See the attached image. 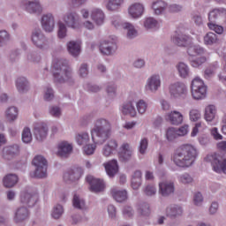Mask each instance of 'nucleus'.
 Segmentation results:
<instances>
[{"label":"nucleus","instance_id":"f257e3e1","mask_svg":"<svg viewBox=\"0 0 226 226\" xmlns=\"http://www.w3.org/2000/svg\"><path fill=\"white\" fill-rule=\"evenodd\" d=\"M171 41L178 47H188L187 54L189 56L190 64L193 68H199V66L204 64V63L207 61L206 56L199 57V56L204 54V49L200 48V46L192 45V37L176 32L171 38Z\"/></svg>","mask_w":226,"mask_h":226},{"label":"nucleus","instance_id":"f03ea898","mask_svg":"<svg viewBox=\"0 0 226 226\" xmlns=\"http://www.w3.org/2000/svg\"><path fill=\"white\" fill-rule=\"evenodd\" d=\"M196 158L197 148L190 144H185L178 147L174 151L171 160L177 167L186 169L193 165Z\"/></svg>","mask_w":226,"mask_h":226},{"label":"nucleus","instance_id":"7ed1b4c3","mask_svg":"<svg viewBox=\"0 0 226 226\" xmlns=\"http://www.w3.org/2000/svg\"><path fill=\"white\" fill-rule=\"evenodd\" d=\"M20 200L22 206L26 207L18 208L14 217L16 223H20V222L27 220L29 217V210H27V207H33V206L38 202V193L24 192L21 193Z\"/></svg>","mask_w":226,"mask_h":226},{"label":"nucleus","instance_id":"20e7f679","mask_svg":"<svg viewBox=\"0 0 226 226\" xmlns=\"http://www.w3.org/2000/svg\"><path fill=\"white\" fill-rule=\"evenodd\" d=\"M110 122L101 118L96 120L91 131L92 140L94 144H103L110 137Z\"/></svg>","mask_w":226,"mask_h":226},{"label":"nucleus","instance_id":"39448f33","mask_svg":"<svg viewBox=\"0 0 226 226\" xmlns=\"http://www.w3.org/2000/svg\"><path fill=\"white\" fill-rule=\"evenodd\" d=\"M53 77L55 82H66L72 78V70L66 60H54L53 62Z\"/></svg>","mask_w":226,"mask_h":226},{"label":"nucleus","instance_id":"423d86ee","mask_svg":"<svg viewBox=\"0 0 226 226\" xmlns=\"http://www.w3.org/2000/svg\"><path fill=\"white\" fill-rule=\"evenodd\" d=\"M191 93L194 100H204L207 94V87L200 78L196 77L192 79Z\"/></svg>","mask_w":226,"mask_h":226},{"label":"nucleus","instance_id":"0eeeda50","mask_svg":"<svg viewBox=\"0 0 226 226\" xmlns=\"http://www.w3.org/2000/svg\"><path fill=\"white\" fill-rule=\"evenodd\" d=\"M205 161L209 162L217 174H226V159L219 154L214 153L207 155Z\"/></svg>","mask_w":226,"mask_h":226},{"label":"nucleus","instance_id":"6e6552de","mask_svg":"<svg viewBox=\"0 0 226 226\" xmlns=\"http://www.w3.org/2000/svg\"><path fill=\"white\" fill-rule=\"evenodd\" d=\"M33 165H34L35 171L30 173L31 177L43 178L47 177V160L41 155H36L33 160Z\"/></svg>","mask_w":226,"mask_h":226},{"label":"nucleus","instance_id":"1a4fd4ad","mask_svg":"<svg viewBox=\"0 0 226 226\" xmlns=\"http://www.w3.org/2000/svg\"><path fill=\"white\" fill-rule=\"evenodd\" d=\"M111 24L116 29H127V37L132 39L137 36V30L130 23H121V18L119 16H114L111 18Z\"/></svg>","mask_w":226,"mask_h":226},{"label":"nucleus","instance_id":"9d476101","mask_svg":"<svg viewBox=\"0 0 226 226\" xmlns=\"http://www.w3.org/2000/svg\"><path fill=\"white\" fill-rule=\"evenodd\" d=\"M86 180L90 185V192L98 193L105 190V183H103V180L94 178L93 176H87Z\"/></svg>","mask_w":226,"mask_h":226},{"label":"nucleus","instance_id":"9b49d317","mask_svg":"<svg viewBox=\"0 0 226 226\" xmlns=\"http://www.w3.org/2000/svg\"><path fill=\"white\" fill-rule=\"evenodd\" d=\"M32 41L35 47H38V49H47L49 47V41L41 30H35L33 33Z\"/></svg>","mask_w":226,"mask_h":226},{"label":"nucleus","instance_id":"f8f14e48","mask_svg":"<svg viewBox=\"0 0 226 226\" xmlns=\"http://www.w3.org/2000/svg\"><path fill=\"white\" fill-rule=\"evenodd\" d=\"M64 22H65L68 27H72V29H79L80 28V17L77 12H71L66 14L64 17Z\"/></svg>","mask_w":226,"mask_h":226},{"label":"nucleus","instance_id":"ddd939ff","mask_svg":"<svg viewBox=\"0 0 226 226\" xmlns=\"http://www.w3.org/2000/svg\"><path fill=\"white\" fill-rule=\"evenodd\" d=\"M99 49H100L101 54H103V56H110L112 52H116V50H117V44H116V39H112V41H102Z\"/></svg>","mask_w":226,"mask_h":226},{"label":"nucleus","instance_id":"4468645a","mask_svg":"<svg viewBox=\"0 0 226 226\" xmlns=\"http://www.w3.org/2000/svg\"><path fill=\"white\" fill-rule=\"evenodd\" d=\"M186 86L184 83L177 82L170 87V93L173 98H179V96L186 94Z\"/></svg>","mask_w":226,"mask_h":226},{"label":"nucleus","instance_id":"2eb2a0df","mask_svg":"<svg viewBox=\"0 0 226 226\" xmlns=\"http://www.w3.org/2000/svg\"><path fill=\"white\" fill-rule=\"evenodd\" d=\"M47 132H49V129L47 128L46 124H36L34 129V133L36 140L41 142V140L47 139Z\"/></svg>","mask_w":226,"mask_h":226},{"label":"nucleus","instance_id":"dca6fc26","mask_svg":"<svg viewBox=\"0 0 226 226\" xmlns=\"http://www.w3.org/2000/svg\"><path fill=\"white\" fill-rule=\"evenodd\" d=\"M82 174H84V170L82 168H75L74 170H71L68 172L64 174V181H79L80 177H82Z\"/></svg>","mask_w":226,"mask_h":226},{"label":"nucleus","instance_id":"f3484780","mask_svg":"<svg viewBox=\"0 0 226 226\" xmlns=\"http://www.w3.org/2000/svg\"><path fill=\"white\" fill-rule=\"evenodd\" d=\"M42 29L47 33L54 31V16L52 14H46L41 19Z\"/></svg>","mask_w":226,"mask_h":226},{"label":"nucleus","instance_id":"a211bd4d","mask_svg":"<svg viewBox=\"0 0 226 226\" xmlns=\"http://www.w3.org/2000/svg\"><path fill=\"white\" fill-rule=\"evenodd\" d=\"M117 151V141L110 139L102 148V154L106 158H109L111 154H114Z\"/></svg>","mask_w":226,"mask_h":226},{"label":"nucleus","instance_id":"6ab92c4d","mask_svg":"<svg viewBox=\"0 0 226 226\" xmlns=\"http://www.w3.org/2000/svg\"><path fill=\"white\" fill-rule=\"evenodd\" d=\"M159 193H161L162 197H168V195H171V193H174V183L172 182L159 183Z\"/></svg>","mask_w":226,"mask_h":226},{"label":"nucleus","instance_id":"aec40b11","mask_svg":"<svg viewBox=\"0 0 226 226\" xmlns=\"http://www.w3.org/2000/svg\"><path fill=\"white\" fill-rule=\"evenodd\" d=\"M104 165V169L108 174V176H109V177H114L115 175L117 174V172H118L119 170V166L117 165V160H111L106 163L103 164Z\"/></svg>","mask_w":226,"mask_h":226},{"label":"nucleus","instance_id":"412c9836","mask_svg":"<svg viewBox=\"0 0 226 226\" xmlns=\"http://www.w3.org/2000/svg\"><path fill=\"white\" fill-rule=\"evenodd\" d=\"M128 11L132 19H139V17H142V13H144V5L139 3L133 4L129 7Z\"/></svg>","mask_w":226,"mask_h":226},{"label":"nucleus","instance_id":"4be33fe9","mask_svg":"<svg viewBox=\"0 0 226 226\" xmlns=\"http://www.w3.org/2000/svg\"><path fill=\"white\" fill-rule=\"evenodd\" d=\"M73 151V147L66 141H63L58 146L57 155L61 158H66Z\"/></svg>","mask_w":226,"mask_h":226},{"label":"nucleus","instance_id":"5701e85b","mask_svg":"<svg viewBox=\"0 0 226 226\" xmlns=\"http://www.w3.org/2000/svg\"><path fill=\"white\" fill-rule=\"evenodd\" d=\"M119 159L123 162H126L127 160H130L132 158V148L130 147V144L124 143L120 147V150L118 152Z\"/></svg>","mask_w":226,"mask_h":226},{"label":"nucleus","instance_id":"b1692460","mask_svg":"<svg viewBox=\"0 0 226 226\" xmlns=\"http://www.w3.org/2000/svg\"><path fill=\"white\" fill-rule=\"evenodd\" d=\"M20 149L18 147V145H13L11 147H6L3 150V157L5 160H10L11 158H13L15 154H19Z\"/></svg>","mask_w":226,"mask_h":226},{"label":"nucleus","instance_id":"393cba45","mask_svg":"<svg viewBox=\"0 0 226 226\" xmlns=\"http://www.w3.org/2000/svg\"><path fill=\"white\" fill-rule=\"evenodd\" d=\"M91 19L97 26H102L105 22V14L102 10L94 9L91 13Z\"/></svg>","mask_w":226,"mask_h":226},{"label":"nucleus","instance_id":"a878e982","mask_svg":"<svg viewBox=\"0 0 226 226\" xmlns=\"http://www.w3.org/2000/svg\"><path fill=\"white\" fill-rule=\"evenodd\" d=\"M167 121L171 124H181L183 123V115L179 111H173L165 117Z\"/></svg>","mask_w":226,"mask_h":226},{"label":"nucleus","instance_id":"bb28decb","mask_svg":"<svg viewBox=\"0 0 226 226\" xmlns=\"http://www.w3.org/2000/svg\"><path fill=\"white\" fill-rule=\"evenodd\" d=\"M162 85L159 75H154L147 80V87L150 91H158V87Z\"/></svg>","mask_w":226,"mask_h":226},{"label":"nucleus","instance_id":"cd10ccee","mask_svg":"<svg viewBox=\"0 0 226 226\" xmlns=\"http://www.w3.org/2000/svg\"><path fill=\"white\" fill-rule=\"evenodd\" d=\"M142 185V172L140 170H136L132 177L131 186L133 190H139Z\"/></svg>","mask_w":226,"mask_h":226},{"label":"nucleus","instance_id":"c85d7f7f","mask_svg":"<svg viewBox=\"0 0 226 226\" xmlns=\"http://www.w3.org/2000/svg\"><path fill=\"white\" fill-rule=\"evenodd\" d=\"M216 117V107L215 105H208L205 108L204 119L207 123H211Z\"/></svg>","mask_w":226,"mask_h":226},{"label":"nucleus","instance_id":"c756f323","mask_svg":"<svg viewBox=\"0 0 226 226\" xmlns=\"http://www.w3.org/2000/svg\"><path fill=\"white\" fill-rule=\"evenodd\" d=\"M111 195L117 202H124V200L128 199L126 191H119L116 188L111 189Z\"/></svg>","mask_w":226,"mask_h":226},{"label":"nucleus","instance_id":"7c9ffc66","mask_svg":"<svg viewBox=\"0 0 226 226\" xmlns=\"http://www.w3.org/2000/svg\"><path fill=\"white\" fill-rule=\"evenodd\" d=\"M4 186L5 188H13L16 183H19V177L15 174H9L4 177Z\"/></svg>","mask_w":226,"mask_h":226},{"label":"nucleus","instance_id":"2f4dec72","mask_svg":"<svg viewBox=\"0 0 226 226\" xmlns=\"http://www.w3.org/2000/svg\"><path fill=\"white\" fill-rule=\"evenodd\" d=\"M67 50L71 54V56L77 57V56L80 54V42H77L73 41H70L67 44Z\"/></svg>","mask_w":226,"mask_h":226},{"label":"nucleus","instance_id":"473e14b6","mask_svg":"<svg viewBox=\"0 0 226 226\" xmlns=\"http://www.w3.org/2000/svg\"><path fill=\"white\" fill-rule=\"evenodd\" d=\"M122 113L124 116H131V117H135V116H137L135 107H133V103H132L131 102L123 105Z\"/></svg>","mask_w":226,"mask_h":226},{"label":"nucleus","instance_id":"72a5a7b5","mask_svg":"<svg viewBox=\"0 0 226 226\" xmlns=\"http://www.w3.org/2000/svg\"><path fill=\"white\" fill-rule=\"evenodd\" d=\"M218 17H225L226 19V10L225 9H215L209 12L208 20L209 22H215Z\"/></svg>","mask_w":226,"mask_h":226},{"label":"nucleus","instance_id":"f704fd0d","mask_svg":"<svg viewBox=\"0 0 226 226\" xmlns=\"http://www.w3.org/2000/svg\"><path fill=\"white\" fill-rule=\"evenodd\" d=\"M26 10L28 13H41V6L38 1L28 2V4L26 6Z\"/></svg>","mask_w":226,"mask_h":226},{"label":"nucleus","instance_id":"c9c22d12","mask_svg":"<svg viewBox=\"0 0 226 226\" xmlns=\"http://www.w3.org/2000/svg\"><path fill=\"white\" fill-rule=\"evenodd\" d=\"M167 216H179V215H183V208L179 206H171L166 209Z\"/></svg>","mask_w":226,"mask_h":226},{"label":"nucleus","instance_id":"e433bc0d","mask_svg":"<svg viewBox=\"0 0 226 226\" xmlns=\"http://www.w3.org/2000/svg\"><path fill=\"white\" fill-rule=\"evenodd\" d=\"M167 8V4L165 2L159 0L153 4V10L154 11L155 15H162Z\"/></svg>","mask_w":226,"mask_h":226},{"label":"nucleus","instance_id":"4c0bfd02","mask_svg":"<svg viewBox=\"0 0 226 226\" xmlns=\"http://www.w3.org/2000/svg\"><path fill=\"white\" fill-rule=\"evenodd\" d=\"M16 87L19 93H25V91H27V79L26 78H18Z\"/></svg>","mask_w":226,"mask_h":226},{"label":"nucleus","instance_id":"58836bf2","mask_svg":"<svg viewBox=\"0 0 226 226\" xmlns=\"http://www.w3.org/2000/svg\"><path fill=\"white\" fill-rule=\"evenodd\" d=\"M218 41V36L213 32L207 33L204 37L205 45H213Z\"/></svg>","mask_w":226,"mask_h":226},{"label":"nucleus","instance_id":"ea45409f","mask_svg":"<svg viewBox=\"0 0 226 226\" xmlns=\"http://www.w3.org/2000/svg\"><path fill=\"white\" fill-rule=\"evenodd\" d=\"M123 3H124V0H109L107 8L109 11H115V10H119Z\"/></svg>","mask_w":226,"mask_h":226},{"label":"nucleus","instance_id":"a19ab883","mask_svg":"<svg viewBox=\"0 0 226 226\" xmlns=\"http://www.w3.org/2000/svg\"><path fill=\"white\" fill-rule=\"evenodd\" d=\"M177 70L182 79H186V77L190 75V69H188V65H186L185 63L178 64Z\"/></svg>","mask_w":226,"mask_h":226},{"label":"nucleus","instance_id":"79ce46f5","mask_svg":"<svg viewBox=\"0 0 226 226\" xmlns=\"http://www.w3.org/2000/svg\"><path fill=\"white\" fill-rule=\"evenodd\" d=\"M19 116V109L15 107H11L6 110V118L8 121H15Z\"/></svg>","mask_w":226,"mask_h":226},{"label":"nucleus","instance_id":"37998d69","mask_svg":"<svg viewBox=\"0 0 226 226\" xmlns=\"http://www.w3.org/2000/svg\"><path fill=\"white\" fill-rule=\"evenodd\" d=\"M138 212L141 215V216H149L151 215V209L149 208V205L147 203H141L138 206Z\"/></svg>","mask_w":226,"mask_h":226},{"label":"nucleus","instance_id":"c03bdc74","mask_svg":"<svg viewBox=\"0 0 226 226\" xmlns=\"http://www.w3.org/2000/svg\"><path fill=\"white\" fill-rule=\"evenodd\" d=\"M72 204L76 209H84L86 207V202L77 194L73 196Z\"/></svg>","mask_w":226,"mask_h":226},{"label":"nucleus","instance_id":"a18cd8bd","mask_svg":"<svg viewBox=\"0 0 226 226\" xmlns=\"http://www.w3.org/2000/svg\"><path fill=\"white\" fill-rule=\"evenodd\" d=\"M76 142L79 144V146H84V144H87V142H89V134L87 132L78 134L76 136Z\"/></svg>","mask_w":226,"mask_h":226},{"label":"nucleus","instance_id":"49530a36","mask_svg":"<svg viewBox=\"0 0 226 226\" xmlns=\"http://www.w3.org/2000/svg\"><path fill=\"white\" fill-rule=\"evenodd\" d=\"M22 140L25 144H29L33 140V135L31 134V129L26 127L22 132Z\"/></svg>","mask_w":226,"mask_h":226},{"label":"nucleus","instance_id":"de8ad7c7","mask_svg":"<svg viewBox=\"0 0 226 226\" xmlns=\"http://www.w3.org/2000/svg\"><path fill=\"white\" fill-rule=\"evenodd\" d=\"M144 26L147 29H156L158 27V21L153 18H147L145 20Z\"/></svg>","mask_w":226,"mask_h":226},{"label":"nucleus","instance_id":"09e8293b","mask_svg":"<svg viewBox=\"0 0 226 226\" xmlns=\"http://www.w3.org/2000/svg\"><path fill=\"white\" fill-rule=\"evenodd\" d=\"M189 117L191 121L197 123V121L201 117L200 111L196 109H191L189 112Z\"/></svg>","mask_w":226,"mask_h":226},{"label":"nucleus","instance_id":"8fccbe9b","mask_svg":"<svg viewBox=\"0 0 226 226\" xmlns=\"http://www.w3.org/2000/svg\"><path fill=\"white\" fill-rule=\"evenodd\" d=\"M218 68V63H215L214 64H212L210 67H208L204 73V77L205 79H211V77H213V75H215V70H216Z\"/></svg>","mask_w":226,"mask_h":226},{"label":"nucleus","instance_id":"3c124183","mask_svg":"<svg viewBox=\"0 0 226 226\" xmlns=\"http://www.w3.org/2000/svg\"><path fill=\"white\" fill-rule=\"evenodd\" d=\"M177 132L176 128L170 127L166 132L167 140H169L170 142V141L174 140V139H177Z\"/></svg>","mask_w":226,"mask_h":226},{"label":"nucleus","instance_id":"603ef678","mask_svg":"<svg viewBox=\"0 0 226 226\" xmlns=\"http://www.w3.org/2000/svg\"><path fill=\"white\" fill-rule=\"evenodd\" d=\"M207 27L211 30V31H215V33H216L217 34H223V26L216 25L213 22H209L207 23Z\"/></svg>","mask_w":226,"mask_h":226},{"label":"nucleus","instance_id":"864d4df0","mask_svg":"<svg viewBox=\"0 0 226 226\" xmlns=\"http://www.w3.org/2000/svg\"><path fill=\"white\" fill-rule=\"evenodd\" d=\"M63 213H64L63 206L56 205L53 208L52 216L55 218V220H57V219L61 218V216L63 215Z\"/></svg>","mask_w":226,"mask_h":226},{"label":"nucleus","instance_id":"5fc2aeb1","mask_svg":"<svg viewBox=\"0 0 226 226\" xmlns=\"http://www.w3.org/2000/svg\"><path fill=\"white\" fill-rule=\"evenodd\" d=\"M136 107H137V110H138L139 114H145L146 110H147V103H146V102H144V100H139L136 103Z\"/></svg>","mask_w":226,"mask_h":226},{"label":"nucleus","instance_id":"6e6d98bb","mask_svg":"<svg viewBox=\"0 0 226 226\" xmlns=\"http://www.w3.org/2000/svg\"><path fill=\"white\" fill-rule=\"evenodd\" d=\"M147 139L144 138L139 142V151L140 154H145L148 146Z\"/></svg>","mask_w":226,"mask_h":226},{"label":"nucleus","instance_id":"4d7b16f0","mask_svg":"<svg viewBox=\"0 0 226 226\" xmlns=\"http://www.w3.org/2000/svg\"><path fill=\"white\" fill-rule=\"evenodd\" d=\"M144 193L147 194L148 197L153 195H156V187L153 185H148L144 189Z\"/></svg>","mask_w":226,"mask_h":226},{"label":"nucleus","instance_id":"13d9d810","mask_svg":"<svg viewBox=\"0 0 226 226\" xmlns=\"http://www.w3.org/2000/svg\"><path fill=\"white\" fill-rule=\"evenodd\" d=\"M206 128V124H204L202 122L196 123L195 126L192 129V132H191V135L192 137H196L197 133H199L200 130H204Z\"/></svg>","mask_w":226,"mask_h":226},{"label":"nucleus","instance_id":"bf43d9fd","mask_svg":"<svg viewBox=\"0 0 226 226\" xmlns=\"http://www.w3.org/2000/svg\"><path fill=\"white\" fill-rule=\"evenodd\" d=\"M66 36V26L63 22H58V38Z\"/></svg>","mask_w":226,"mask_h":226},{"label":"nucleus","instance_id":"052dcab7","mask_svg":"<svg viewBox=\"0 0 226 226\" xmlns=\"http://www.w3.org/2000/svg\"><path fill=\"white\" fill-rule=\"evenodd\" d=\"M179 181L184 185H188L189 183H192V181H193V178L188 173H185L184 175H181L179 177Z\"/></svg>","mask_w":226,"mask_h":226},{"label":"nucleus","instance_id":"680f3d73","mask_svg":"<svg viewBox=\"0 0 226 226\" xmlns=\"http://www.w3.org/2000/svg\"><path fill=\"white\" fill-rule=\"evenodd\" d=\"M96 150V145H87L83 147V151L85 154H94V151Z\"/></svg>","mask_w":226,"mask_h":226},{"label":"nucleus","instance_id":"e2e57ef3","mask_svg":"<svg viewBox=\"0 0 226 226\" xmlns=\"http://www.w3.org/2000/svg\"><path fill=\"white\" fill-rule=\"evenodd\" d=\"M211 135L214 137L215 140H222L223 136L218 132V128L214 127L210 131Z\"/></svg>","mask_w":226,"mask_h":226},{"label":"nucleus","instance_id":"0e129e2a","mask_svg":"<svg viewBox=\"0 0 226 226\" xmlns=\"http://www.w3.org/2000/svg\"><path fill=\"white\" fill-rule=\"evenodd\" d=\"M54 98V90L52 88L48 87L44 94V100L46 102H50Z\"/></svg>","mask_w":226,"mask_h":226},{"label":"nucleus","instance_id":"69168bd1","mask_svg":"<svg viewBox=\"0 0 226 226\" xmlns=\"http://www.w3.org/2000/svg\"><path fill=\"white\" fill-rule=\"evenodd\" d=\"M7 40H10V35L8 34V32L0 31V47H3V44L4 43V41H7Z\"/></svg>","mask_w":226,"mask_h":226},{"label":"nucleus","instance_id":"338daca9","mask_svg":"<svg viewBox=\"0 0 226 226\" xmlns=\"http://www.w3.org/2000/svg\"><path fill=\"white\" fill-rule=\"evenodd\" d=\"M188 133V125H184L177 130V137H185Z\"/></svg>","mask_w":226,"mask_h":226},{"label":"nucleus","instance_id":"774afa93","mask_svg":"<svg viewBox=\"0 0 226 226\" xmlns=\"http://www.w3.org/2000/svg\"><path fill=\"white\" fill-rule=\"evenodd\" d=\"M49 114H51L53 117H59L61 116V109L58 107H51L49 109Z\"/></svg>","mask_w":226,"mask_h":226}]
</instances>
